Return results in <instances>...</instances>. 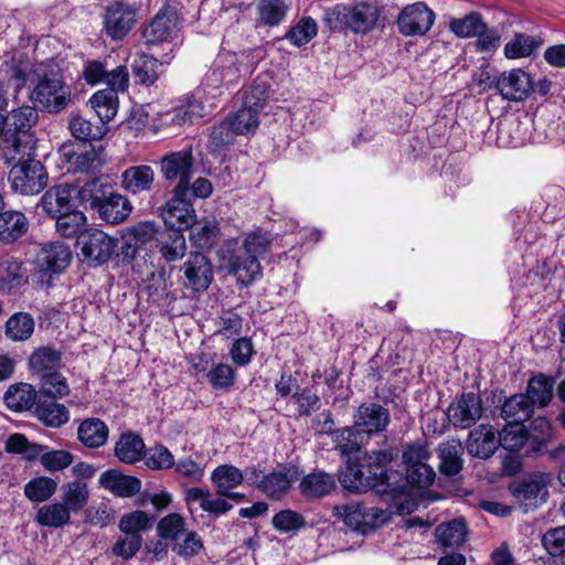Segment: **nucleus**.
Instances as JSON below:
<instances>
[{
	"instance_id": "864d4df0",
	"label": "nucleus",
	"mask_w": 565,
	"mask_h": 565,
	"mask_svg": "<svg viewBox=\"0 0 565 565\" xmlns=\"http://www.w3.org/2000/svg\"><path fill=\"white\" fill-rule=\"evenodd\" d=\"M25 281L22 264L14 259L0 260V291L11 292Z\"/></svg>"
},
{
	"instance_id": "a18cd8bd",
	"label": "nucleus",
	"mask_w": 565,
	"mask_h": 565,
	"mask_svg": "<svg viewBox=\"0 0 565 565\" xmlns=\"http://www.w3.org/2000/svg\"><path fill=\"white\" fill-rule=\"evenodd\" d=\"M71 511L62 501L42 505L35 515V521L46 527H62L71 522Z\"/></svg>"
},
{
	"instance_id": "c03bdc74",
	"label": "nucleus",
	"mask_w": 565,
	"mask_h": 565,
	"mask_svg": "<svg viewBox=\"0 0 565 565\" xmlns=\"http://www.w3.org/2000/svg\"><path fill=\"white\" fill-rule=\"evenodd\" d=\"M163 64L152 55L137 54L132 62V73L137 82L142 85L153 84L162 73Z\"/></svg>"
},
{
	"instance_id": "4be33fe9",
	"label": "nucleus",
	"mask_w": 565,
	"mask_h": 565,
	"mask_svg": "<svg viewBox=\"0 0 565 565\" xmlns=\"http://www.w3.org/2000/svg\"><path fill=\"white\" fill-rule=\"evenodd\" d=\"M354 428L359 434H376L383 431L390 422V414L383 406L369 403L359 406L353 415Z\"/></svg>"
},
{
	"instance_id": "20e7f679",
	"label": "nucleus",
	"mask_w": 565,
	"mask_h": 565,
	"mask_svg": "<svg viewBox=\"0 0 565 565\" xmlns=\"http://www.w3.org/2000/svg\"><path fill=\"white\" fill-rule=\"evenodd\" d=\"M38 110L32 106H21L13 109L3 124V142L6 148L14 153L31 154L35 151L36 138L32 131L38 122Z\"/></svg>"
},
{
	"instance_id": "37998d69",
	"label": "nucleus",
	"mask_w": 565,
	"mask_h": 565,
	"mask_svg": "<svg viewBox=\"0 0 565 565\" xmlns=\"http://www.w3.org/2000/svg\"><path fill=\"white\" fill-rule=\"evenodd\" d=\"M89 104L95 110L98 120L105 126L115 118L118 111V95L114 89L97 90L89 98Z\"/></svg>"
},
{
	"instance_id": "680f3d73",
	"label": "nucleus",
	"mask_w": 565,
	"mask_h": 565,
	"mask_svg": "<svg viewBox=\"0 0 565 565\" xmlns=\"http://www.w3.org/2000/svg\"><path fill=\"white\" fill-rule=\"evenodd\" d=\"M500 446L510 451H519L527 440V433L522 424H509L498 433Z\"/></svg>"
},
{
	"instance_id": "6e6552de",
	"label": "nucleus",
	"mask_w": 565,
	"mask_h": 565,
	"mask_svg": "<svg viewBox=\"0 0 565 565\" xmlns=\"http://www.w3.org/2000/svg\"><path fill=\"white\" fill-rule=\"evenodd\" d=\"M334 510L348 526L362 534H367L386 524L391 519V513L387 510L362 502H350L342 507H335Z\"/></svg>"
},
{
	"instance_id": "9d476101",
	"label": "nucleus",
	"mask_w": 565,
	"mask_h": 565,
	"mask_svg": "<svg viewBox=\"0 0 565 565\" xmlns=\"http://www.w3.org/2000/svg\"><path fill=\"white\" fill-rule=\"evenodd\" d=\"M135 3L116 0L109 3L103 15L104 30L111 40H122L134 28L137 21Z\"/></svg>"
},
{
	"instance_id": "4468645a",
	"label": "nucleus",
	"mask_w": 565,
	"mask_h": 565,
	"mask_svg": "<svg viewBox=\"0 0 565 565\" xmlns=\"http://www.w3.org/2000/svg\"><path fill=\"white\" fill-rule=\"evenodd\" d=\"M194 159L191 149L171 152L161 159V172L169 181L178 180L173 191H190V180L194 171Z\"/></svg>"
},
{
	"instance_id": "ea45409f",
	"label": "nucleus",
	"mask_w": 565,
	"mask_h": 565,
	"mask_svg": "<svg viewBox=\"0 0 565 565\" xmlns=\"http://www.w3.org/2000/svg\"><path fill=\"white\" fill-rule=\"evenodd\" d=\"M38 394L34 388L26 383L11 385L4 393L6 405L15 412L26 411L36 406Z\"/></svg>"
},
{
	"instance_id": "e2e57ef3",
	"label": "nucleus",
	"mask_w": 565,
	"mask_h": 565,
	"mask_svg": "<svg viewBox=\"0 0 565 565\" xmlns=\"http://www.w3.org/2000/svg\"><path fill=\"white\" fill-rule=\"evenodd\" d=\"M146 466L151 470H166L174 466V457L163 445H156L143 451Z\"/></svg>"
},
{
	"instance_id": "423d86ee",
	"label": "nucleus",
	"mask_w": 565,
	"mask_h": 565,
	"mask_svg": "<svg viewBox=\"0 0 565 565\" xmlns=\"http://www.w3.org/2000/svg\"><path fill=\"white\" fill-rule=\"evenodd\" d=\"M21 158L11 168L9 181L11 189L23 195H33L40 193L47 183V172L41 161L31 154L19 153Z\"/></svg>"
},
{
	"instance_id": "2eb2a0df",
	"label": "nucleus",
	"mask_w": 565,
	"mask_h": 565,
	"mask_svg": "<svg viewBox=\"0 0 565 565\" xmlns=\"http://www.w3.org/2000/svg\"><path fill=\"white\" fill-rule=\"evenodd\" d=\"M497 92L508 102L521 103L534 92L533 81L522 68H512L498 75Z\"/></svg>"
},
{
	"instance_id": "f3484780",
	"label": "nucleus",
	"mask_w": 565,
	"mask_h": 565,
	"mask_svg": "<svg viewBox=\"0 0 565 565\" xmlns=\"http://www.w3.org/2000/svg\"><path fill=\"white\" fill-rule=\"evenodd\" d=\"M299 479L296 466L286 465L279 470L263 475L257 483V490L269 500H280L290 491L291 486Z\"/></svg>"
},
{
	"instance_id": "5701e85b",
	"label": "nucleus",
	"mask_w": 565,
	"mask_h": 565,
	"mask_svg": "<svg viewBox=\"0 0 565 565\" xmlns=\"http://www.w3.org/2000/svg\"><path fill=\"white\" fill-rule=\"evenodd\" d=\"M499 446L498 431L489 424H481L473 428L469 433L466 445L469 455L480 459L490 458Z\"/></svg>"
},
{
	"instance_id": "0eeeda50",
	"label": "nucleus",
	"mask_w": 565,
	"mask_h": 565,
	"mask_svg": "<svg viewBox=\"0 0 565 565\" xmlns=\"http://www.w3.org/2000/svg\"><path fill=\"white\" fill-rule=\"evenodd\" d=\"M241 78L238 57L233 52H221L206 72L202 87L207 89V95L215 98L221 95L223 88L236 85Z\"/></svg>"
},
{
	"instance_id": "79ce46f5",
	"label": "nucleus",
	"mask_w": 565,
	"mask_h": 565,
	"mask_svg": "<svg viewBox=\"0 0 565 565\" xmlns=\"http://www.w3.org/2000/svg\"><path fill=\"white\" fill-rule=\"evenodd\" d=\"M554 381L544 374L533 376L526 386L524 394L532 406L545 407L553 397Z\"/></svg>"
},
{
	"instance_id": "5fc2aeb1",
	"label": "nucleus",
	"mask_w": 565,
	"mask_h": 565,
	"mask_svg": "<svg viewBox=\"0 0 565 565\" xmlns=\"http://www.w3.org/2000/svg\"><path fill=\"white\" fill-rule=\"evenodd\" d=\"M34 319L28 312L12 315L6 323V335L12 341H25L34 332Z\"/></svg>"
},
{
	"instance_id": "393cba45",
	"label": "nucleus",
	"mask_w": 565,
	"mask_h": 565,
	"mask_svg": "<svg viewBox=\"0 0 565 565\" xmlns=\"http://www.w3.org/2000/svg\"><path fill=\"white\" fill-rule=\"evenodd\" d=\"M99 487L119 498H130L141 490V481L132 476H126L118 470L108 469L98 479Z\"/></svg>"
},
{
	"instance_id": "de8ad7c7",
	"label": "nucleus",
	"mask_w": 565,
	"mask_h": 565,
	"mask_svg": "<svg viewBox=\"0 0 565 565\" xmlns=\"http://www.w3.org/2000/svg\"><path fill=\"white\" fill-rule=\"evenodd\" d=\"M175 28L173 19L166 13H157L152 21L143 29L142 38L148 44H159L168 41Z\"/></svg>"
},
{
	"instance_id": "7c9ffc66",
	"label": "nucleus",
	"mask_w": 565,
	"mask_h": 565,
	"mask_svg": "<svg viewBox=\"0 0 565 565\" xmlns=\"http://www.w3.org/2000/svg\"><path fill=\"white\" fill-rule=\"evenodd\" d=\"M29 230V220L20 211L0 212V242L12 244L23 237Z\"/></svg>"
},
{
	"instance_id": "f03ea898",
	"label": "nucleus",
	"mask_w": 565,
	"mask_h": 565,
	"mask_svg": "<svg viewBox=\"0 0 565 565\" xmlns=\"http://www.w3.org/2000/svg\"><path fill=\"white\" fill-rule=\"evenodd\" d=\"M379 9L369 2L339 3L324 11L323 22L331 31L369 33L379 20Z\"/></svg>"
},
{
	"instance_id": "1a4fd4ad",
	"label": "nucleus",
	"mask_w": 565,
	"mask_h": 565,
	"mask_svg": "<svg viewBox=\"0 0 565 565\" xmlns=\"http://www.w3.org/2000/svg\"><path fill=\"white\" fill-rule=\"evenodd\" d=\"M61 161L70 172L95 173L105 163L104 150L90 143H63L58 149Z\"/></svg>"
},
{
	"instance_id": "338daca9",
	"label": "nucleus",
	"mask_w": 565,
	"mask_h": 565,
	"mask_svg": "<svg viewBox=\"0 0 565 565\" xmlns=\"http://www.w3.org/2000/svg\"><path fill=\"white\" fill-rule=\"evenodd\" d=\"M356 429L353 427H342L335 430L332 436V441L335 449L340 450L342 455L352 457L353 454L359 452L360 445L356 440Z\"/></svg>"
},
{
	"instance_id": "cd10ccee",
	"label": "nucleus",
	"mask_w": 565,
	"mask_h": 565,
	"mask_svg": "<svg viewBox=\"0 0 565 565\" xmlns=\"http://www.w3.org/2000/svg\"><path fill=\"white\" fill-rule=\"evenodd\" d=\"M335 479L332 475L322 470H315L301 479L299 491L306 499L313 500L328 495L335 489Z\"/></svg>"
},
{
	"instance_id": "13d9d810",
	"label": "nucleus",
	"mask_w": 565,
	"mask_h": 565,
	"mask_svg": "<svg viewBox=\"0 0 565 565\" xmlns=\"http://www.w3.org/2000/svg\"><path fill=\"white\" fill-rule=\"evenodd\" d=\"M484 23L481 14L471 12L461 19H452L449 28L458 38H475L484 31Z\"/></svg>"
},
{
	"instance_id": "a211bd4d",
	"label": "nucleus",
	"mask_w": 565,
	"mask_h": 565,
	"mask_svg": "<svg viewBox=\"0 0 565 565\" xmlns=\"http://www.w3.org/2000/svg\"><path fill=\"white\" fill-rule=\"evenodd\" d=\"M548 482L550 475L533 473L513 484L510 489L513 497L527 510L545 502Z\"/></svg>"
},
{
	"instance_id": "58836bf2",
	"label": "nucleus",
	"mask_w": 565,
	"mask_h": 565,
	"mask_svg": "<svg viewBox=\"0 0 565 565\" xmlns=\"http://www.w3.org/2000/svg\"><path fill=\"white\" fill-rule=\"evenodd\" d=\"M533 408L524 394H515L505 399L500 416L509 424H523L531 418Z\"/></svg>"
},
{
	"instance_id": "f257e3e1",
	"label": "nucleus",
	"mask_w": 565,
	"mask_h": 565,
	"mask_svg": "<svg viewBox=\"0 0 565 565\" xmlns=\"http://www.w3.org/2000/svg\"><path fill=\"white\" fill-rule=\"evenodd\" d=\"M405 473L397 470L376 472L363 457H348L345 469L339 476L343 488L352 492L375 489L393 501L398 514H411L424 497V445L408 444L402 452Z\"/></svg>"
},
{
	"instance_id": "f8f14e48",
	"label": "nucleus",
	"mask_w": 565,
	"mask_h": 565,
	"mask_svg": "<svg viewBox=\"0 0 565 565\" xmlns=\"http://www.w3.org/2000/svg\"><path fill=\"white\" fill-rule=\"evenodd\" d=\"M72 260L70 247L61 242L44 245L36 255V269L41 282L50 286L53 275L63 273Z\"/></svg>"
},
{
	"instance_id": "2f4dec72",
	"label": "nucleus",
	"mask_w": 565,
	"mask_h": 565,
	"mask_svg": "<svg viewBox=\"0 0 565 565\" xmlns=\"http://www.w3.org/2000/svg\"><path fill=\"white\" fill-rule=\"evenodd\" d=\"M34 412L36 417L50 427H61L70 419L67 408L56 403L54 397L39 396Z\"/></svg>"
},
{
	"instance_id": "f704fd0d",
	"label": "nucleus",
	"mask_w": 565,
	"mask_h": 565,
	"mask_svg": "<svg viewBox=\"0 0 565 565\" xmlns=\"http://www.w3.org/2000/svg\"><path fill=\"white\" fill-rule=\"evenodd\" d=\"M61 490V501L67 505L71 512H79L89 501V488L84 480L74 479L73 481L65 482Z\"/></svg>"
},
{
	"instance_id": "bb28decb",
	"label": "nucleus",
	"mask_w": 565,
	"mask_h": 565,
	"mask_svg": "<svg viewBox=\"0 0 565 565\" xmlns=\"http://www.w3.org/2000/svg\"><path fill=\"white\" fill-rule=\"evenodd\" d=\"M114 191V186L103 178H94L77 190V198L84 207L95 212Z\"/></svg>"
},
{
	"instance_id": "603ef678",
	"label": "nucleus",
	"mask_w": 565,
	"mask_h": 565,
	"mask_svg": "<svg viewBox=\"0 0 565 565\" xmlns=\"http://www.w3.org/2000/svg\"><path fill=\"white\" fill-rule=\"evenodd\" d=\"M424 22V3L416 2L406 6L399 13L397 25L402 34L411 36L422 33Z\"/></svg>"
},
{
	"instance_id": "b1692460",
	"label": "nucleus",
	"mask_w": 565,
	"mask_h": 565,
	"mask_svg": "<svg viewBox=\"0 0 565 565\" xmlns=\"http://www.w3.org/2000/svg\"><path fill=\"white\" fill-rule=\"evenodd\" d=\"M75 188L60 184L49 189L41 198L39 206L51 218L77 209L73 201Z\"/></svg>"
},
{
	"instance_id": "9b49d317",
	"label": "nucleus",
	"mask_w": 565,
	"mask_h": 565,
	"mask_svg": "<svg viewBox=\"0 0 565 565\" xmlns=\"http://www.w3.org/2000/svg\"><path fill=\"white\" fill-rule=\"evenodd\" d=\"M77 246L84 262L88 265H99L111 257L116 243L105 232L90 227L77 237Z\"/></svg>"
},
{
	"instance_id": "49530a36",
	"label": "nucleus",
	"mask_w": 565,
	"mask_h": 565,
	"mask_svg": "<svg viewBox=\"0 0 565 565\" xmlns=\"http://www.w3.org/2000/svg\"><path fill=\"white\" fill-rule=\"evenodd\" d=\"M289 10L287 0H259L256 7L257 22L267 26L280 24Z\"/></svg>"
},
{
	"instance_id": "c85d7f7f",
	"label": "nucleus",
	"mask_w": 565,
	"mask_h": 565,
	"mask_svg": "<svg viewBox=\"0 0 565 565\" xmlns=\"http://www.w3.org/2000/svg\"><path fill=\"white\" fill-rule=\"evenodd\" d=\"M156 242L159 253L168 263L181 259L186 253V242L182 231L167 227L159 232Z\"/></svg>"
},
{
	"instance_id": "bf43d9fd",
	"label": "nucleus",
	"mask_w": 565,
	"mask_h": 565,
	"mask_svg": "<svg viewBox=\"0 0 565 565\" xmlns=\"http://www.w3.org/2000/svg\"><path fill=\"white\" fill-rule=\"evenodd\" d=\"M41 381L40 395L42 397H64L70 388L66 379L57 371L39 376Z\"/></svg>"
},
{
	"instance_id": "6e6d98bb",
	"label": "nucleus",
	"mask_w": 565,
	"mask_h": 565,
	"mask_svg": "<svg viewBox=\"0 0 565 565\" xmlns=\"http://www.w3.org/2000/svg\"><path fill=\"white\" fill-rule=\"evenodd\" d=\"M186 532L185 519L178 513H169L157 524L158 536L172 544L179 542Z\"/></svg>"
},
{
	"instance_id": "ddd939ff",
	"label": "nucleus",
	"mask_w": 565,
	"mask_h": 565,
	"mask_svg": "<svg viewBox=\"0 0 565 565\" xmlns=\"http://www.w3.org/2000/svg\"><path fill=\"white\" fill-rule=\"evenodd\" d=\"M164 225L184 231L196 224V214L190 200V191H173V196L161 209Z\"/></svg>"
},
{
	"instance_id": "69168bd1",
	"label": "nucleus",
	"mask_w": 565,
	"mask_h": 565,
	"mask_svg": "<svg viewBox=\"0 0 565 565\" xmlns=\"http://www.w3.org/2000/svg\"><path fill=\"white\" fill-rule=\"evenodd\" d=\"M118 526L124 534L142 536L141 533L150 527V518L145 511H134L122 515Z\"/></svg>"
},
{
	"instance_id": "052dcab7",
	"label": "nucleus",
	"mask_w": 565,
	"mask_h": 565,
	"mask_svg": "<svg viewBox=\"0 0 565 565\" xmlns=\"http://www.w3.org/2000/svg\"><path fill=\"white\" fill-rule=\"evenodd\" d=\"M317 31L316 21L310 17H303L288 30L285 38L295 46L300 47L309 43L317 35Z\"/></svg>"
},
{
	"instance_id": "412c9836",
	"label": "nucleus",
	"mask_w": 565,
	"mask_h": 565,
	"mask_svg": "<svg viewBox=\"0 0 565 565\" xmlns=\"http://www.w3.org/2000/svg\"><path fill=\"white\" fill-rule=\"evenodd\" d=\"M204 93L207 94V89H204L202 86L199 87L186 105L175 108L171 115V124L182 126L210 115L214 105V98L212 96L203 97Z\"/></svg>"
},
{
	"instance_id": "39448f33",
	"label": "nucleus",
	"mask_w": 565,
	"mask_h": 565,
	"mask_svg": "<svg viewBox=\"0 0 565 565\" xmlns=\"http://www.w3.org/2000/svg\"><path fill=\"white\" fill-rule=\"evenodd\" d=\"M39 82L31 92L32 102L49 114H60L72 102L71 87L64 82L60 71L36 68Z\"/></svg>"
},
{
	"instance_id": "0e129e2a",
	"label": "nucleus",
	"mask_w": 565,
	"mask_h": 565,
	"mask_svg": "<svg viewBox=\"0 0 565 565\" xmlns=\"http://www.w3.org/2000/svg\"><path fill=\"white\" fill-rule=\"evenodd\" d=\"M258 115L259 113L253 107H248L243 104V106L228 119L234 126L236 134L247 135L255 131L258 127Z\"/></svg>"
},
{
	"instance_id": "4c0bfd02",
	"label": "nucleus",
	"mask_w": 565,
	"mask_h": 565,
	"mask_svg": "<svg viewBox=\"0 0 565 565\" xmlns=\"http://www.w3.org/2000/svg\"><path fill=\"white\" fill-rule=\"evenodd\" d=\"M68 128L73 137L81 141H90V140H99L102 139L108 127L104 125L103 121L98 119L92 122L88 119H85L81 115L73 114L70 117Z\"/></svg>"
},
{
	"instance_id": "473e14b6",
	"label": "nucleus",
	"mask_w": 565,
	"mask_h": 565,
	"mask_svg": "<svg viewBox=\"0 0 565 565\" xmlns=\"http://www.w3.org/2000/svg\"><path fill=\"white\" fill-rule=\"evenodd\" d=\"M61 365L62 352L49 345L35 349L29 358V367L38 376L57 371Z\"/></svg>"
},
{
	"instance_id": "6ab92c4d",
	"label": "nucleus",
	"mask_w": 565,
	"mask_h": 565,
	"mask_svg": "<svg viewBox=\"0 0 565 565\" xmlns=\"http://www.w3.org/2000/svg\"><path fill=\"white\" fill-rule=\"evenodd\" d=\"M185 281L184 287L196 291H205L213 281L214 273L210 259L202 253L190 254L181 266Z\"/></svg>"
},
{
	"instance_id": "8fccbe9b",
	"label": "nucleus",
	"mask_w": 565,
	"mask_h": 565,
	"mask_svg": "<svg viewBox=\"0 0 565 565\" xmlns=\"http://www.w3.org/2000/svg\"><path fill=\"white\" fill-rule=\"evenodd\" d=\"M55 220V230L60 236L65 238L78 237L86 228L85 214L75 209L53 217Z\"/></svg>"
},
{
	"instance_id": "c756f323",
	"label": "nucleus",
	"mask_w": 565,
	"mask_h": 565,
	"mask_svg": "<svg viewBox=\"0 0 565 565\" xmlns=\"http://www.w3.org/2000/svg\"><path fill=\"white\" fill-rule=\"evenodd\" d=\"M132 205L128 198L115 190L96 212L98 217L108 224H120L131 214Z\"/></svg>"
},
{
	"instance_id": "c9c22d12",
	"label": "nucleus",
	"mask_w": 565,
	"mask_h": 565,
	"mask_svg": "<svg viewBox=\"0 0 565 565\" xmlns=\"http://www.w3.org/2000/svg\"><path fill=\"white\" fill-rule=\"evenodd\" d=\"M467 534V524L461 519L441 523L435 529L436 543L444 548L461 545L465 543Z\"/></svg>"
},
{
	"instance_id": "7ed1b4c3",
	"label": "nucleus",
	"mask_w": 565,
	"mask_h": 565,
	"mask_svg": "<svg viewBox=\"0 0 565 565\" xmlns=\"http://www.w3.org/2000/svg\"><path fill=\"white\" fill-rule=\"evenodd\" d=\"M270 246L265 234L250 233L243 243L242 248L234 252L227 260V271L236 277L237 282L247 286L262 276V266L258 258L264 256Z\"/></svg>"
},
{
	"instance_id": "09e8293b",
	"label": "nucleus",
	"mask_w": 565,
	"mask_h": 565,
	"mask_svg": "<svg viewBox=\"0 0 565 565\" xmlns=\"http://www.w3.org/2000/svg\"><path fill=\"white\" fill-rule=\"evenodd\" d=\"M77 436L86 447L98 448L107 441L108 427L99 418H88L79 425Z\"/></svg>"
},
{
	"instance_id": "774afa93",
	"label": "nucleus",
	"mask_w": 565,
	"mask_h": 565,
	"mask_svg": "<svg viewBox=\"0 0 565 565\" xmlns=\"http://www.w3.org/2000/svg\"><path fill=\"white\" fill-rule=\"evenodd\" d=\"M269 99V85L262 78H256L248 90L244 93L243 103L260 111Z\"/></svg>"
},
{
	"instance_id": "a19ab883",
	"label": "nucleus",
	"mask_w": 565,
	"mask_h": 565,
	"mask_svg": "<svg viewBox=\"0 0 565 565\" xmlns=\"http://www.w3.org/2000/svg\"><path fill=\"white\" fill-rule=\"evenodd\" d=\"M211 481L216 494H228L230 490L243 483L244 473L233 465H220L212 471Z\"/></svg>"
},
{
	"instance_id": "72a5a7b5",
	"label": "nucleus",
	"mask_w": 565,
	"mask_h": 565,
	"mask_svg": "<svg viewBox=\"0 0 565 565\" xmlns=\"http://www.w3.org/2000/svg\"><path fill=\"white\" fill-rule=\"evenodd\" d=\"M463 452L462 445L459 440H448L439 445V470L446 476H456L462 470L463 460L461 458Z\"/></svg>"
},
{
	"instance_id": "3c124183",
	"label": "nucleus",
	"mask_w": 565,
	"mask_h": 565,
	"mask_svg": "<svg viewBox=\"0 0 565 565\" xmlns=\"http://www.w3.org/2000/svg\"><path fill=\"white\" fill-rule=\"evenodd\" d=\"M145 451L143 440L136 434H122L115 447L116 457L124 463L132 465L140 460Z\"/></svg>"
},
{
	"instance_id": "e433bc0d",
	"label": "nucleus",
	"mask_w": 565,
	"mask_h": 565,
	"mask_svg": "<svg viewBox=\"0 0 565 565\" xmlns=\"http://www.w3.org/2000/svg\"><path fill=\"white\" fill-rule=\"evenodd\" d=\"M544 41L540 36L525 33H515L514 36L504 45V56L509 60H519L534 54Z\"/></svg>"
},
{
	"instance_id": "a878e982",
	"label": "nucleus",
	"mask_w": 565,
	"mask_h": 565,
	"mask_svg": "<svg viewBox=\"0 0 565 565\" xmlns=\"http://www.w3.org/2000/svg\"><path fill=\"white\" fill-rule=\"evenodd\" d=\"M154 182V171L150 166L140 164L127 168L120 175L121 188L134 195L149 192Z\"/></svg>"
},
{
	"instance_id": "aec40b11",
	"label": "nucleus",
	"mask_w": 565,
	"mask_h": 565,
	"mask_svg": "<svg viewBox=\"0 0 565 565\" xmlns=\"http://www.w3.org/2000/svg\"><path fill=\"white\" fill-rule=\"evenodd\" d=\"M158 234L151 222H140L128 227L122 235L121 254L128 259L136 258L141 250H147Z\"/></svg>"
},
{
	"instance_id": "4d7b16f0",
	"label": "nucleus",
	"mask_w": 565,
	"mask_h": 565,
	"mask_svg": "<svg viewBox=\"0 0 565 565\" xmlns=\"http://www.w3.org/2000/svg\"><path fill=\"white\" fill-rule=\"evenodd\" d=\"M57 490V482L50 477H36L24 486V495L32 502H45Z\"/></svg>"
},
{
	"instance_id": "dca6fc26",
	"label": "nucleus",
	"mask_w": 565,
	"mask_h": 565,
	"mask_svg": "<svg viewBox=\"0 0 565 565\" xmlns=\"http://www.w3.org/2000/svg\"><path fill=\"white\" fill-rule=\"evenodd\" d=\"M484 407L481 397L473 393H462L449 405L447 417L458 428L472 427L481 417Z\"/></svg>"
}]
</instances>
